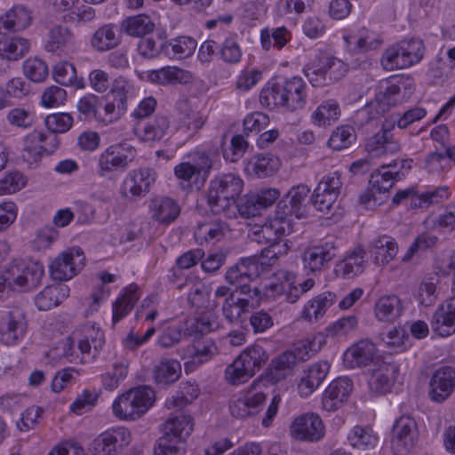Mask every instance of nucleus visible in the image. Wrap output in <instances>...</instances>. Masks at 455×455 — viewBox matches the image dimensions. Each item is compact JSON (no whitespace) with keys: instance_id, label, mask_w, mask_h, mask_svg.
Listing matches in <instances>:
<instances>
[{"instance_id":"f257e3e1","label":"nucleus","mask_w":455,"mask_h":455,"mask_svg":"<svg viewBox=\"0 0 455 455\" xmlns=\"http://www.w3.org/2000/svg\"><path fill=\"white\" fill-rule=\"evenodd\" d=\"M290 221L291 220L280 218L279 214H276L274 220L251 231V241L267 245L261 250V257L267 259V261H262L261 264L271 265L288 251L289 247L283 238L291 232Z\"/></svg>"},{"instance_id":"f03ea898","label":"nucleus","mask_w":455,"mask_h":455,"mask_svg":"<svg viewBox=\"0 0 455 455\" xmlns=\"http://www.w3.org/2000/svg\"><path fill=\"white\" fill-rule=\"evenodd\" d=\"M306 83L293 76L283 84L276 83L261 90L259 101L269 108L283 107L289 111L301 109L307 103Z\"/></svg>"},{"instance_id":"7ed1b4c3","label":"nucleus","mask_w":455,"mask_h":455,"mask_svg":"<svg viewBox=\"0 0 455 455\" xmlns=\"http://www.w3.org/2000/svg\"><path fill=\"white\" fill-rule=\"evenodd\" d=\"M243 182L233 173L221 174L211 181L207 203L214 214L229 210L243 190Z\"/></svg>"},{"instance_id":"20e7f679","label":"nucleus","mask_w":455,"mask_h":455,"mask_svg":"<svg viewBox=\"0 0 455 455\" xmlns=\"http://www.w3.org/2000/svg\"><path fill=\"white\" fill-rule=\"evenodd\" d=\"M44 270L41 263L36 261L13 260L0 275V292L5 288L15 287L31 290L37 287L44 276Z\"/></svg>"},{"instance_id":"39448f33","label":"nucleus","mask_w":455,"mask_h":455,"mask_svg":"<svg viewBox=\"0 0 455 455\" xmlns=\"http://www.w3.org/2000/svg\"><path fill=\"white\" fill-rule=\"evenodd\" d=\"M268 355L259 345L244 349L225 370L227 380L232 385H240L253 377L267 361Z\"/></svg>"},{"instance_id":"423d86ee","label":"nucleus","mask_w":455,"mask_h":455,"mask_svg":"<svg viewBox=\"0 0 455 455\" xmlns=\"http://www.w3.org/2000/svg\"><path fill=\"white\" fill-rule=\"evenodd\" d=\"M348 70L341 60L325 54L317 55L307 63L303 73L315 87H323L342 79Z\"/></svg>"},{"instance_id":"0eeeda50","label":"nucleus","mask_w":455,"mask_h":455,"mask_svg":"<svg viewBox=\"0 0 455 455\" xmlns=\"http://www.w3.org/2000/svg\"><path fill=\"white\" fill-rule=\"evenodd\" d=\"M155 402V392L148 386H140L118 396L113 405L114 414L122 419H136L146 413Z\"/></svg>"},{"instance_id":"6e6552de","label":"nucleus","mask_w":455,"mask_h":455,"mask_svg":"<svg viewBox=\"0 0 455 455\" xmlns=\"http://www.w3.org/2000/svg\"><path fill=\"white\" fill-rule=\"evenodd\" d=\"M424 54L425 45L422 40H403L383 52L381 65L387 70L406 68L419 63Z\"/></svg>"},{"instance_id":"1a4fd4ad","label":"nucleus","mask_w":455,"mask_h":455,"mask_svg":"<svg viewBox=\"0 0 455 455\" xmlns=\"http://www.w3.org/2000/svg\"><path fill=\"white\" fill-rule=\"evenodd\" d=\"M342 187L341 175L333 172L323 176L314 189L311 203L315 209L322 212L327 219L335 216L334 208Z\"/></svg>"},{"instance_id":"9d476101","label":"nucleus","mask_w":455,"mask_h":455,"mask_svg":"<svg viewBox=\"0 0 455 455\" xmlns=\"http://www.w3.org/2000/svg\"><path fill=\"white\" fill-rule=\"evenodd\" d=\"M419 430L416 420L410 415H402L392 427L391 448L395 455H406L417 445Z\"/></svg>"},{"instance_id":"9b49d317","label":"nucleus","mask_w":455,"mask_h":455,"mask_svg":"<svg viewBox=\"0 0 455 455\" xmlns=\"http://www.w3.org/2000/svg\"><path fill=\"white\" fill-rule=\"evenodd\" d=\"M85 257L79 247H71L62 251L49 266L50 275L54 280L67 281L76 276L84 267Z\"/></svg>"},{"instance_id":"f8f14e48","label":"nucleus","mask_w":455,"mask_h":455,"mask_svg":"<svg viewBox=\"0 0 455 455\" xmlns=\"http://www.w3.org/2000/svg\"><path fill=\"white\" fill-rule=\"evenodd\" d=\"M405 176L401 171L395 172H376L371 174L369 180V188L361 196L362 204L380 205L388 197V192L393 188L395 181L400 180Z\"/></svg>"},{"instance_id":"ddd939ff","label":"nucleus","mask_w":455,"mask_h":455,"mask_svg":"<svg viewBox=\"0 0 455 455\" xmlns=\"http://www.w3.org/2000/svg\"><path fill=\"white\" fill-rule=\"evenodd\" d=\"M400 92L399 85L386 83L385 86L381 85L380 91L375 95V98L366 104L357 115L367 122L379 118L397 104V96Z\"/></svg>"},{"instance_id":"4468645a","label":"nucleus","mask_w":455,"mask_h":455,"mask_svg":"<svg viewBox=\"0 0 455 455\" xmlns=\"http://www.w3.org/2000/svg\"><path fill=\"white\" fill-rule=\"evenodd\" d=\"M134 149L116 144L108 147L99 157V174L110 177L112 173L124 172L134 156Z\"/></svg>"},{"instance_id":"2eb2a0df","label":"nucleus","mask_w":455,"mask_h":455,"mask_svg":"<svg viewBox=\"0 0 455 455\" xmlns=\"http://www.w3.org/2000/svg\"><path fill=\"white\" fill-rule=\"evenodd\" d=\"M280 196L276 188H266L259 193L249 194L235 200L234 205L240 216L250 219L259 215L261 211L271 206Z\"/></svg>"},{"instance_id":"dca6fc26","label":"nucleus","mask_w":455,"mask_h":455,"mask_svg":"<svg viewBox=\"0 0 455 455\" xmlns=\"http://www.w3.org/2000/svg\"><path fill=\"white\" fill-rule=\"evenodd\" d=\"M455 391V368L443 365L435 369L429 379L428 396L436 403L448 400Z\"/></svg>"},{"instance_id":"f3484780","label":"nucleus","mask_w":455,"mask_h":455,"mask_svg":"<svg viewBox=\"0 0 455 455\" xmlns=\"http://www.w3.org/2000/svg\"><path fill=\"white\" fill-rule=\"evenodd\" d=\"M28 329L25 312L20 307H13L3 316L0 323V342L5 346L18 344Z\"/></svg>"},{"instance_id":"a211bd4d","label":"nucleus","mask_w":455,"mask_h":455,"mask_svg":"<svg viewBox=\"0 0 455 455\" xmlns=\"http://www.w3.org/2000/svg\"><path fill=\"white\" fill-rule=\"evenodd\" d=\"M399 365L395 362L377 360L373 362L368 380L370 389L377 395L388 393L399 374Z\"/></svg>"},{"instance_id":"6ab92c4d","label":"nucleus","mask_w":455,"mask_h":455,"mask_svg":"<svg viewBox=\"0 0 455 455\" xmlns=\"http://www.w3.org/2000/svg\"><path fill=\"white\" fill-rule=\"evenodd\" d=\"M309 193L310 188L307 185L293 186L277 204L276 214L286 220H290L289 217L291 216L297 219L303 218L306 214L307 199Z\"/></svg>"},{"instance_id":"aec40b11","label":"nucleus","mask_w":455,"mask_h":455,"mask_svg":"<svg viewBox=\"0 0 455 455\" xmlns=\"http://www.w3.org/2000/svg\"><path fill=\"white\" fill-rule=\"evenodd\" d=\"M266 400L267 395L257 390V384L254 382L243 396L230 403V413L237 419L255 416L264 408Z\"/></svg>"},{"instance_id":"412c9836","label":"nucleus","mask_w":455,"mask_h":455,"mask_svg":"<svg viewBox=\"0 0 455 455\" xmlns=\"http://www.w3.org/2000/svg\"><path fill=\"white\" fill-rule=\"evenodd\" d=\"M394 127V124L385 123L377 133L368 139L365 149L371 157H380L400 150V142L393 133Z\"/></svg>"},{"instance_id":"4be33fe9","label":"nucleus","mask_w":455,"mask_h":455,"mask_svg":"<svg viewBox=\"0 0 455 455\" xmlns=\"http://www.w3.org/2000/svg\"><path fill=\"white\" fill-rule=\"evenodd\" d=\"M131 432L125 427H116L100 434L92 443L94 455H115L118 449L131 442Z\"/></svg>"},{"instance_id":"5701e85b","label":"nucleus","mask_w":455,"mask_h":455,"mask_svg":"<svg viewBox=\"0 0 455 455\" xmlns=\"http://www.w3.org/2000/svg\"><path fill=\"white\" fill-rule=\"evenodd\" d=\"M291 433L297 440L317 442L324 435V425L317 414L305 413L294 419Z\"/></svg>"},{"instance_id":"b1692460","label":"nucleus","mask_w":455,"mask_h":455,"mask_svg":"<svg viewBox=\"0 0 455 455\" xmlns=\"http://www.w3.org/2000/svg\"><path fill=\"white\" fill-rule=\"evenodd\" d=\"M353 390V382L348 377H339L332 380L325 388L322 406L326 411H336L347 401Z\"/></svg>"},{"instance_id":"393cba45","label":"nucleus","mask_w":455,"mask_h":455,"mask_svg":"<svg viewBox=\"0 0 455 455\" xmlns=\"http://www.w3.org/2000/svg\"><path fill=\"white\" fill-rule=\"evenodd\" d=\"M212 168V160L204 153L197 154L195 164L180 163L174 168V173L180 180L194 183L196 187L202 186L206 180Z\"/></svg>"},{"instance_id":"a878e982","label":"nucleus","mask_w":455,"mask_h":455,"mask_svg":"<svg viewBox=\"0 0 455 455\" xmlns=\"http://www.w3.org/2000/svg\"><path fill=\"white\" fill-rule=\"evenodd\" d=\"M260 275V267L255 256L243 258L230 267L225 275L228 283L238 289L243 284H248Z\"/></svg>"},{"instance_id":"bb28decb","label":"nucleus","mask_w":455,"mask_h":455,"mask_svg":"<svg viewBox=\"0 0 455 455\" xmlns=\"http://www.w3.org/2000/svg\"><path fill=\"white\" fill-rule=\"evenodd\" d=\"M336 251L337 244L333 239L307 249L302 254L305 269L313 273L321 271L325 264L336 257Z\"/></svg>"},{"instance_id":"cd10ccee","label":"nucleus","mask_w":455,"mask_h":455,"mask_svg":"<svg viewBox=\"0 0 455 455\" xmlns=\"http://www.w3.org/2000/svg\"><path fill=\"white\" fill-rule=\"evenodd\" d=\"M431 327L434 332L442 337L455 332V297L438 306L432 315Z\"/></svg>"},{"instance_id":"c85d7f7f","label":"nucleus","mask_w":455,"mask_h":455,"mask_svg":"<svg viewBox=\"0 0 455 455\" xmlns=\"http://www.w3.org/2000/svg\"><path fill=\"white\" fill-rule=\"evenodd\" d=\"M147 78L155 84L165 86L189 84L193 81V75L188 70L175 66H167L149 71Z\"/></svg>"},{"instance_id":"c756f323","label":"nucleus","mask_w":455,"mask_h":455,"mask_svg":"<svg viewBox=\"0 0 455 455\" xmlns=\"http://www.w3.org/2000/svg\"><path fill=\"white\" fill-rule=\"evenodd\" d=\"M32 20L29 10L22 5H16L0 16V35L19 32L27 28Z\"/></svg>"},{"instance_id":"7c9ffc66","label":"nucleus","mask_w":455,"mask_h":455,"mask_svg":"<svg viewBox=\"0 0 455 455\" xmlns=\"http://www.w3.org/2000/svg\"><path fill=\"white\" fill-rule=\"evenodd\" d=\"M376 348L372 342L361 340L344 354V363L349 368L363 367L373 362Z\"/></svg>"},{"instance_id":"2f4dec72","label":"nucleus","mask_w":455,"mask_h":455,"mask_svg":"<svg viewBox=\"0 0 455 455\" xmlns=\"http://www.w3.org/2000/svg\"><path fill=\"white\" fill-rule=\"evenodd\" d=\"M329 370L330 364L327 362L312 364L298 385L299 395L303 397L310 395L325 379Z\"/></svg>"},{"instance_id":"473e14b6","label":"nucleus","mask_w":455,"mask_h":455,"mask_svg":"<svg viewBox=\"0 0 455 455\" xmlns=\"http://www.w3.org/2000/svg\"><path fill=\"white\" fill-rule=\"evenodd\" d=\"M366 251L362 247H356L336 265L337 275L346 279H351L363 273L366 263Z\"/></svg>"},{"instance_id":"72a5a7b5","label":"nucleus","mask_w":455,"mask_h":455,"mask_svg":"<svg viewBox=\"0 0 455 455\" xmlns=\"http://www.w3.org/2000/svg\"><path fill=\"white\" fill-rule=\"evenodd\" d=\"M152 219L161 224L169 225L180 215V208L175 200L170 197H156L149 204Z\"/></svg>"},{"instance_id":"f704fd0d","label":"nucleus","mask_w":455,"mask_h":455,"mask_svg":"<svg viewBox=\"0 0 455 455\" xmlns=\"http://www.w3.org/2000/svg\"><path fill=\"white\" fill-rule=\"evenodd\" d=\"M403 312V306L396 295H385L375 303L374 313L380 322L394 323Z\"/></svg>"},{"instance_id":"c9c22d12","label":"nucleus","mask_w":455,"mask_h":455,"mask_svg":"<svg viewBox=\"0 0 455 455\" xmlns=\"http://www.w3.org/2000/svg\"><path fill=\"white\" fill-rule=\"evenodd\" d=\"M69 295V288L65 283L46 286L35 298V304L39 310L47 311L58 306Z\"/></svg>"},{"instance_id":"e433bc0d","label":"nucleus","mask_w":455,"mask_h":455,"mask_svg":"<svg viewBox=\"0 0 455 455\" xmlns=\"http://www.w3.org/2000/svg\"><path fill=\"white\" fill-rule=\"evenodd\" d=\"M187 354L189 358L188 363L197 366L212 360L218 354V347L213 339L200 337L188 347Z\"/></svg>"},{"instance_id":"4c0bfd02","label":"nucleus","mask_w":455,"mask_h":455,"mask_svg":"<svg viewBox=\"0 0 455 455\" xmlns=\"http://www.w3.org/2000/svg\"><path fill=\"white\" fill-rule=\"evenodd\" d=\"M121 43V35L117 28L111 24L103 25L98 28L91 38L92 47L99 52H105L115 49Z\"/></svg>"},{"instance_id":"58836bf2","label":"nucleus","mask_w":455,"mask_h":455,"mask_svg":"<svg viewBox=\"0 0 455 455\" xmlns=\"http://www.w3.org/2000/svg\"><path fill=\"white\" fill-rule=\"evenodd\" d=\"M371 252L374 256V262L376 264L387 265L396 256L398 243L392 236L384 235L371 241Z\"/></svg>"},{"instance_id":"ea45409f","label":"nucleus","mask_w":455,"mask_h":455,"mask_svg":"<svg viewBox=\"0 0 455 455\" xmlns=\"http://www.w3.org/2000/svg\"><path fill=\"white\" fill-rule=\"evenodd\" d=\"M30 42L24 37L4 36L0 38V57L7 60H18L28 52Z\"/></svg>"},{"instance_id":"a19ab883","label":"nucleus","mask_w":455,"mask_h":455,"mask_svg":"<svg viewBox=\"0 0 455 455\" xmlns=\"http://www.w3.org/2000/svg\"><path fill=\"white\" fill-rule=\"evenodd\" d=\"M140 293L137 284L127 286L113 304V324L124 318L134 307Z\"/></svg>"},{"instance_id":"79ce46f5","label":"nucleus","mask_w":455,"mask_h":455,"mask_svg":"<svg viewBox=\"0 0 455 455\" xmlns=\"http://www.w3.org/2000/svg\"><path fill=\"white\" fill-rule=\"evenodd\" d=\"M193 430V422L190 415L180 413L170 417L164 424V434L169 435L180 442H185L186 438Z\"/></svg>"},{"instance_id":"37998d69","label":"nucleus","mask_w":455,"mask_h":455,"mask_svg":"<svg viewBox=\"0 0 455 455\" xmlns=\"http://www.w3.org/2000/svg\"><path fill=\"white\" fill-rule=\"evenodd\" d=\"M196 45V41L194 38L179 36L169 43H163L162 51L166 57L181 59L192 55Z\"/></svg>"},{"instance_id":"c03bdc74","label":"nucleus","mask_w":455,"mask_h":455,"mask_svg":"<svg viewBox=\"0 0 455 455\" xmlns=\"http://www.w3.org/2000/svg\"><path fill=\"white\" fill-rule=\"evenodd\" d=\"M280 167L279 159L270 154H258L253 156L248 164L253 173L258 178L272 176Z\"/></svg>"},{"instance_id":"a18cd8bd","label":"nucleus","mask_w":455,"mask_h":455,"mask_svg":"<svg viewBox=\"0 0 455 455\" xmlns=\"http://www.w3.org/2000/svg\"><path fill=\"white\" fill-rule=\"evenodd\" d=\"M45 133L39 131H33L24 138L23 158L30 164H36L44 153V139Z\"/></svg>"},{"instance_id":"49530a36","label":"nucleus","mask_w":455,"mask_h":455,"mask_svg":"<svg viewBox=\"0 0 455 455\" xmlns=\"http://www.w3.org/2000/svg\"><path fill=\"white\" fill-rule=\"evenodd\" d=\"M228 232H230L228 224L219 220L210 223L200 224L195 231V237L200 243L204 241H220Z\"/></svg>"},{"instance_id":"de8ad7c7","label":"nucleus","mask_w":455,"mask_h":455,"mask_svg":"<svg viewBox=\"0 0 455 455\" xmlns=\"http://www.w3.org/2000/svg\"><path fill=\"white\" fill-rule=\"evenodd\" d=\"M181 374L180 363L174 359H163L155 367L154 378L157 384L169 385L177 381Z\"/></svg>"},{"instance_id":"09e8293b","label":"nucleus","mask_w":455,"mask_h":455,"mask_svg":"<svg viewBox=\"0 0 455 455\" xmlns=\"http://www.w3.org/2000/svg\"><path fill=\"white\" fill-rule=\"evenodd\" d=\"M337 296L331 291H325L316 296L312 300H309L304 308V316L312 321L317 320L323 316L326 309L329 308L335 301Z\"/></svg>"},{"instance_id":"8fccbe9b","label":"nucleus","mask_w":455,"mask_h":455,"mask_svg":"<svg viewBox=\"0 0 455 455\" xmlns=\"http://www.w3.org/2000/svg\"><path fill=\"white\" fill-rule=\"evenodd\" d=\"M170 127V122L165 116H156V118L142 128L138 127L140 138L144 141H156L160 140L165 135Z\"/></svg>"},{"instance_id":"3c124183","label":"nucleus","mask_w":455,"mask_h":455,"mask_svg":"<svg viewBox=\"0 0 455 455\" xmlns=\"http://www.w3.org/2000/svg\"><path fill=\"white\" fill-rule=\"evenodd\" d=\"M340 115V108L335 100L322 102L312 114L313 123L318 126L331 125Z\"/></svg>"},{"instance_id":"603ef678","label":"nucleus","mask_w":455,"mask_h":455,"mask_svg":"<svg viewBox=\"0 0 455 455\" xmlns=\"http://www.w3.org/2000/svg\"><path fill=\"white\" fill-rule=\"evenodd\" d=\"M297 355L293 352H284L274 359L269 367V377L278 382L291 373L296 364Z\"/></svg>"},{"instance_id":"864d4df0","label":"nucleus","mask_w":455,"mask_h":455,"mask_svg":"<svg viewBox=\"0 0 455 455\" xmlns=\"http://www.w3.org/2000/svg\"><path fill=\"white\" fill-rule=\"evenodd\" d=\"M122 28L127 35L140 37L152 32L155 24L148 16L139 14L125 19L122 22Z\"/></svg>"},{"instance_id":"5fc2aeb1","label":"nucleus","mask_w":455,"mask_h":455,"mask_svg":"<svg viewBox=\"0 0 455 455\" xmlns=\"http://www.w3.org/2000/svg\"><path fill=\"white\" fill-rule=\"evenodd\" d=\"M349 443L360 450L374 448L378 443V436L370 427H354L347 435Z\"/></svg>"},{"instance_id":"6e6d98bb","label":"nucleus","mask_w":455,"mask_h":455,"mask_svg":"<svg viewBox=\"0 0 455 455\" xmlns=\"http://www.w3.org/2000/svg\"><path fill=\"white\" fill-rule=\"evenodd\" d=\"M248 305V300L239 299V296L231 295V297L226 298L222 305L225 319L230 323H240L243 315L249 312Z\"/></svg>"},{"instance_id":"4d7b16f0","label":"nucleus","mask_w":455,"mask_h":455,"mask_svg":"<svg viewBox=\"0 0 455 455\" xmlns=\"http://www.w3.org/2000/svg\"><path fill=\"white\" fill-rule=\"evenodd\" d=\"M54 80L65 86L76 85L77 88L84 87L83 79H78L75 66L68 61L58 62L52 71Z\"/></svg>"},{"instance_id":"13d9d810","label":"nucleus","mask_w":455,"mask_h":455,"mask_svg":"<svg viewBox=\"0 0 455 455\" xmlns=\"http://www.w3.org/2000/svg\"><path fill=\"white\" fill-rule=\"evenodd\" d=\"M199 395V389L196 383L181 382L176 395L168 398L166 406L169 409L182 408L191 403Z\"/></svg>"},{"instance_id":"bf43d9fd","label":"nucleus","mask_w":455,"mask_h":455,"mask_svg":"<svg viewBox=\"0 0 455 455\" xmlns=\"http://www.w3.org/2000/svg\"><path fill=\"white\" fill-rule=\"evenodd\" d=\"M72 34L68 28L56 26L50 29L44 48L49 52L63 51L71 42Z\"/></svg>"},{"instance_id":"052dcab7","label":"nucleus","mask_w":455,"mask_h":455,"mask_svg":"<svg viewBox=\"0 0 455 455\" xmlns=\"http://www.w3.org/2000/svg\"><path fill=\"white\" fill-rule=\"evenodd\" d=\"M184 443L175 437L164 435L156 443L154 455H184Z\"/></svg>"},{"instance_id":"680f3d73","label":"nucleus","mask_w":455,"mask_h":455,"mask_svg":"<svg viewBox=\"0 0 455 455\" xmlns=\"http://www.w3.org/2000/svg\"><path fill=\"white\" fill-rule=\"evenodd\" d=\"M100 105V98L92 93H88L80 98L76 103V109L80 120L89 121L98 118V109Z\"/></svg>"},{"instance_id":"e2e57ef3","label":"nucleus","mask_w":455,"mask_h":455,"mask_svg":"<svg viewBox=\"0 0 455 455\" xmlns=\"http://www.w3.org/2000/svg\"><path fill=\"white\" fill-rule=\"evenodd\" d=\"M24 75L35 83L43 82L49 74L47 64L39 58H29L23 63Z\"/></svg>"},{"instance_id":"0e129e2a","label":"nucleus","mask_w":455,"mask_h":455,"mask_svg":"<svg viewBox=\"0 0 455 455\" xmlns=\"http://www.w3.org/2000/svg\"><path fill=\"white\" fill-rule=\"evenodd\" d=\"M129 92L128 82L119 77L114 81L108 97H112V102L116 106L118 113L124 114L127 110V93Z\"/></svg>"},{"instance_id":"69168bd1","label":"nucleus","mask_w":455,"mask_h":455,"mask_svg":"<svg viewBox=\"0 0 455 455\" xmlns=\"http://www.w3.org/2000/svg\"><path fill=\"white\" fill-rule=\"evenodd\" d=\"M355 140L354 131L349 126H341L337 128L331 135L328 145L334 150H342L347 148Z\"/></svg>"},{"instance_id":"338daca9","label":"nucleus","mask_w":455,"mask_h":455,"mask_svg":"<svg viewBox=\"0 0 455 455\" xmlns=\"http://www.w3.org/2000/svg\"><path fill=\"white\" fill-rule=\"evenodd\" d=\"M275 276L277 283L270 285L271 290L278 294H284L286 299L295 286L296 274L288 269H280L275 273Z\"/></svg>"},{"instance_id":"774afa93","label":"nucleus","mask_w":455,"mask_h":455,"mask_svg":"<svg viewBox=\"0 0 455 455\" xmlns=\"http://www.w3.org/2000/svg\"><path fill=\"white\" fill-rule=\"evenodd\" d=\"M220 57L228 64H236L241 60L242 49L235 36H228L220 46Z\"/></svg>"}]
</instances>
